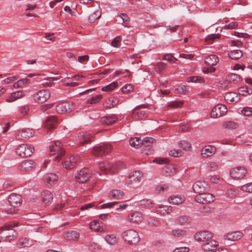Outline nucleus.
<instances>
[{"mask_svg":"<svg viewBox=\"0 0 252 252\" xmlns=\"http://www.w3.org/2000/svg\"><path fill=\"white\" fill-rule=\"evenodd\" d=\"M50 152L52 155L57 154L54 158V160L58 161L64 155L65 151L62 147L61 143L59 141H55L52 142L50 146Z\"/></svg>","mask_w":252,"mask_h":252,"instance_id":"nucleus-1","label":"nucleus"},{"mask_svg":"<svg viewBox=\"0 0 252 252\" xmlns=\"http://www.w3.org/2000/svg\"><path fill=\"white\" fill-rule=\"evenodd\" d=\"M112 150L111 145L104 144L102 145L94 147L92 150V153L96 157H101L109 154Z\"/></svg>","mask_w":252,"mask_h":252,"instance_id":"nucleus-2","label":"nucleus"},{"mask_svg":"<svg viewBox=\"0 0 252 252\" xmlns=\"http://www.w3.org/2000/svg\"><path fill=\"white\" fill-rule=\"evenodd\" d=\"M122 237L129 244H135L140 240L138 233L132 229L127 230L124 232Z\"/></svg>","mask_w":252,"mask_h":252,"instance_id":"nucleus-3","label":"nucleus"},{"mask_svg":"<svg viewBox=\"0 0 252 252\" xmlns=\"http://www.w3.org/2000/svg\"><path fill=\"white\" fill-rule=\"evenodd\" d=\"M34 151V148L32 145L22 144L17 148L16 153L22 158H27L32 156Z\"/></svg>","mask_w":252,"mask_h":252,"instance_id":"nucleus-4","label":"nucleus"},{"mask_svg":"<svg viewBox=\"0 0 252 252\" xmlns=\"http://www.w3.org/2000/svg\"><path fill=\"white\" fill-rule=\"evenodd\" d=\"M155 139L152 137H146L144 140H142L138 137L131 138L129 140V144L134 148H138L141 145L145 147H150L149 144L153 143Z\"/></svg>","mask_w":252,"mask_h":252,"instance_id":"nucleus-5","label":"nucleus"},{"mask_svg":"<svg viewBox=\"0 0 252 252\" xmlns=\"http://www.w3.org/2000/svg\"><path fill=\"white\" fill-rule=\"evenodd\" d=\"M51 93L48 90H41L33 94L34 101L37 103H43L49 99Z\"/></svg>","mask_w":252,"mask_h":252,"instance_id":"nucleus-6","label":"nucleus"},{"mask_svg":"<svg viewBox=\"0 0 252 252\" xmlns=\"http://www.w3.org/2000/svg\"><path fill=\"white\" fill-rule=\"evenodd\" d=\"M92 174L87 168H83L76 173L75 177L76 181L79 183H84L87 182L91 177Z\"/></svg>","mask_w":252,"mask_h":252,"instance_id":"nucleus-7","label":"nucleus"},{"mask_svg":"<svg viewBox=\"0 0 252 252\" xmlns=\"http://www.w3.org/2000/svg\"><path fill=\"white\" fill-rule=\"evenodd\" d=\"M99 167L101 171L106 174H114L118 171V165L111 164L108 161L102 162L99 163Z\"/></svg>","mask_w":252,"mask_h":252,"instance_id":"nucleus-8","label":"nucleus"},{"mask_svg":"<svg viewBox=\"0 0 252 252\" xmlns=\"http://www.w3.org/2000/svg\"><path fill=\"white\" fill-rule=\"evenodd\" d=\"M195 199L196 202L199 203L206 204L213 202L215 199V197L212 194L205 192L198 193L195 197Z\"/></svg>","mask_w":252,"mask_h":252,"instance_id":"nucleus-9","label":"nucleus"},{"mask_svg":"<svg viewBox=\"0 0 252 252\" xmlns=\"http://www.w3.org/2000/svg\"><path fill=\"white\" fill-rule=\"evenodd\" d=\"M227 111V108L224 105L219 104L214 106L210 113L212 118H216L224 115Z\"/></svg>","mask_w":252,"mask_h":252,"instance_id":"nucleus-10","label":"nucleus"},{"mask_svg":"<svg viewBox=\"0 0 252 252\" xmlns=\"http://www.w3.org/2000/svg\"><path fill=\"white\" fill-rule=\"evenodd\" d=\"M247 173L246 169L242 166H238L232 169L230 171V176L234 179L243 178Z\"/></svg>","mask_w":252,"mask_h":252,"instance_id":"nucleus-11","label":"nucleus"},{"mask_svg":"<svg viewBox=\"0 0 252 252\" xmlns=\"http://www.w3.org/2000/svg\"><path fill=\"white\" fill-rule=\"evenodd\" d=\"M34 131L32 129L24 128L19 130L16 135L18 140H25L29 139L34 135Z\"/></svg>","mask_w":252,"mask_h":252,"instance_id":"nucleus-12","label":"nucleus"},{"mask_svg":"<svg viewBox=\"0 0 252 252\" xmlns=\"http://www.w3.org/2000/svg\"><path fill=\"white\" fill-rule=\"evenodd\" d=\"M243 236V233L241 231H237L228 232L224 234L221 239V241L225 242V241H237Z\"/></svg>","mask_w":252,"mask_h":252,"instance_id":"nucleus-13","label":"nucleus"},{"mask_svg":"<svg viewBox=\"0 0 252 252\" xmlns=\"http://www.w3.org/2000/svg\"><path fill=\"white\" fill-rule=\"evenodd\" d=\"M194 237L198 242H206L213 238V234L208 231H201L196 233Z\"/></svg>","mask_w":252,"mask_h":252,"instance_id":"nucleus-14","label":"nucleus"},{"mask_svg":"<svg viewBox=\"0 0 252 252\" xmlns=\"http://www.w3.org/2000/svg\"><path fill=\"white\" fill-rule=\"evenodd\" d=\"M192 189L195 192L201 193L207 191L208 185L205 181H198L193 185Z\"/></svg>","mask_w":252,"mask_h":252,"instance_id":"nucleus-15","label":"nucleus"},{"mask_svg":"<svg viewBox=\"0 0 252 252\" xmlns=\"http://www.w3.org/2000/svg\"><path fill=\"white\" fill-rule=\"evenodd\" d=\"M148 114L146 110L141 109L140 106H137L133 111L131 117L134 120H140L147 118Z\"/></svg>","mask_w":252,"mask_h":252,"instance_id":"nucleus-16","label":"nucleus"},{"mask_svg":"<svg viewBox=\"0 0 252 252\" xmlns=\"http://www.w3.org/2000/svg\"><path fill=\"white\" fill-rule=\"evenodd\" d=\"M8 201L10 205L14 208L20 206L22 202V197L15 193H12L9 195Z\"/></svg>","mask_w":252,"mask_h":252,"instance_id":"nucleus-17","label":"nucleus"},{"mask_svg":"<svg viewBox=\"0 0 252 252\" xmlns=\"http://www.w3.org/2000/svg\"><path fill=\"white\" fill-rule=\"evenodd\" d=\"M78 140L80 144L83 145L89 144L93 141V136L86 132H80L78 133Z\"/></svg>","mask_w":252,"mask_h":252,"instance_id":"nucleus-18","label":"nucleus"},{"mask_svg":"<svg viewBox=\"0 0 252 252\" xmlns=\"http://www.w3.org/2000/svg\"><path fill=\"white\" fill-rule=\"evenodd\" d=\"M78 158L75 156H71L66 158L63 163V165L66 169H70L74 168L77 164Z\"/></svg>","mask_w":252,"mask_h":252,"instance_id":"nucleus-19","label":"nucleus"},{"mask_svg":"<svg viewBox=\"0 0 252 252\" xmlns=\"http://www.w3.org/2000/svg\"><path fill=\"white\" fill-rule=\"evenodd\" d=\"M34 162L32 160H26L22 161L19 165V169L22 171H31L34 167Z\"/></svg>","mask_w":252,"mask_h":252,"instance_id":"nucleus-20","label":"nucleus"},{"mask_svg":"<svg viewBox=\"0 0 252 252\" xmlns=\"http://www.w3.org/2000/svg\"><path fill=\"white\" fill-rule=\"evenodd\" d=\"M143 174L140 171H135L132 172L128 176V184H132L140 181Z\"/></svg>","mask_w":252,"mask_h":252,"instance_id":"nucleus-21","label":"nucleus"},{"mask_svg":"<svg viewBox=\"0 0 252 252\" xmlns=\"http://www.w3.org/2000/svg\"><path fill=\"white\" fill-rule=\"evenodd\" d=\"M206 242L202 246V249L205 251H212L213 252L219 245L217 241L212 239Z\"/></svg>","mask_w":252,"mask_h":252,"instance_id":"nucleus-22","label":"nucleus"},{"mask_svg":"<svg viewBox=\"0 0 252 252\" xmlns=\"http://www.w3.org/2000/svg\"><path fill=\"white\" fill-rule=\"evenodd\" d=\"M201 155L203 158L211 157L216 152V149L215 146L212 145H207L205 146L201 150Z\"/></svg>","mask_w":252,"mask_h":252,"instance_id":"nucleus-23","label":"nucleus"},{"mask_svg":"<svg viewBox=\"0 0 252 252\" xmlns=\"http://www.w3.org/2000/svg\"><path fill=\"white\" fill-rule=\"evenodd\" d=\"M70 103L68 102H63L56 106V111L58 113L62 114L70 110Z\"/></svg>","mask_w":252,"mask_h":252,"instance_id":"nucleus-24","label":"nucleus"},{"mask_svg":"<svg viewBox=\"0 0 252 252\" xmlns=\"http://www.w3.org/2000/svg\"><path fill=\"white\" fill-rule=\"evenodd\" d=\"M44 180L46 183L51 185L57 183L58 176L56 174L49 173L44 175Z\"/></svg>","mask_w":252,"mask_h":252,"instance_id":"nucleus-25","label":"nucleus"},{"mask_svg":"<svg viewBox=\"0 0 252 252\" xmlns=\"http://www.w3.org/2000/svg\"><path fill=\"white\" fill-rule=\"evenodd\" d=\"M219 58L215 55L206 56L204 59L205 63L208 66L216 65L219 62Z\"/></svg>","mask_w":252,"mask_h":252,"instance_id":"nucleus-26","label":"nucleus"},{"mask_svg":"<svg viewBox=\"0 0 252 252\" xmlns=\"http://www.w3.org/2000/svg\"><path fill=\"white\" fill-rule=\"evenodd\" d=\"M142 215L141 213L135 212L130 213L128 216L129 222L131 223H137L142 220Z\"/></svg>","mask_w":252,"mask_h":252,"instance_id":"nucleus-27","label":"nucleus"},{"mask_svg":"<svg viewBox=\"0 0 252 252\" xmlns=\"http://www.w3.org/2000/svg\"><path fill=\"white\" fill-rule=\"evenodd\" d=\"M118 120L117 117L115 115L104 116L101 118L100 122L102 124L105 125H111L115 123Z\"/></svg>","mask_w":252,"mask_h":252,"instance_id":"nucleus-28","label":"nucleus"},{"mask_svg":"<svg viewBox=\"0 0 252 252\" xmlns=\"http://www.w3.org/2000/svg\"><path fill=\"white\" fill-rule=\"evenodd\" d=\"M42 201L46 205H49L53 200V195L48 190H44L42 193Z\"/></svg>","mask_w":252,"mask_h":252,"instance_id":"nucleus-29","label":"nucleus"},{"mask_svg":"<svg viewBox=\"0 0 252 252\" xmlns=\"http://www.w3.org/2000/svg\"><path fill=\"white\" fill-rule=\"evenodd\" d=\"M57 123V118L55 116L49 117L45 123V126L48 129H52L55 128Z\"/></svg>","mask_w":252,"mask_h":252,"instance_id":"nucleus-30","label":"nucleus"},{"mask_svg":"<svg viewBox=\"0 0 252 252\" xmlns=\"http://www.w3.org/2000/svg\"><path fill=\"white\" fill-rule=\"evenodd\" d=\"M90 227L92 230H94L96 232H102L104 230L102 223L97 220L92 221L90 223Z\"/></svg>","mask_w":252,"mask_h":252,"instance_id":"nucleus-31","label":"nucleus"},{"mask_svg":"<svg viewBox=\"0 0 252 252\" xmlns=\"http://www.w3.org/2000/svg\"><path fill=\"white\" fill-rule=\"evenodd\" d=\"M241 77L237 74H229L226 77V81L228 83L237 84L240 82Z\"/></svg>","mask_w":252,"mask_h":252,"instance_id":"nucleus-32","label":"nucleus"},{"mask_svg":"<svg viewBox=\"0 0 252 252\" xmlns=\"http://www.w3.org/2000/svg\"><path fill=\"white\" fill-rule=\"evenodd\" d=\"M124 195V192L119 189H113L109 193V197L116 199H122Z\"/></svg>","mask_w":252,"mask_h":252,"instance_id":"nucleus-33","label":"nucleus"},{"mask_svg":"<svg viewBox=\"0 0 252 252\" xmlns=\"http://www.w3.org/2000/svg\"><path fill=\"white\" fill-rule=\"evenodd\" d=\"M79 233L75 231H70L66 232L64 238L68 240H76L79 238Z\"/></svg>","mask_w":252,"mask_h":252,"instance_id":"nucleus-34","label":"nucleus"},{"mask_svg":"<svg viewBox=\"0 0 252 252\" xmlns=\"http://www.w3.org/2000/svg\"><path fill=\"white\" fill-rule=\"evenodd\" d=\"M228 55L232 60H237L242 57L243 53L241 50H235L230 51Z\"/></svg>","mask_w":252,"mask_h":252,"instance_id":"nucleus-35","label":"nucleus"},{"mask_svg":"<svg viewBox=\"0 0 252 252\" xmlns=\"http://www.w3.org/2000/svg\"><path fill=\"white\" fill-rule=\"evenodd\" d=\"M169 201L171 204L179 205L184 201V198L183 196L181 197L178 195H174L169 197Z\"/></svg>","mask_w":252,"mask_h":252,"instance_id":"nucleus-36","label":"nucleus"},{"mask_svg":"<svg viewBox=\"0 0 252 252\" xmlns=\"http://www.w3.org/2000/svg\"><path fill=\"white\" fill-rule=\"evenodd\" d=\"M119 100L115 97H110L109 98L108 102L103 104L104 107L107 108H111L116 106L119 102Z\"/></svg>","mask_w":252,"mask_h":252,"instance_id":"nucleus-37","label":"nucleus"},{"mask_svg":"<svg viewBox=\"0 0 252 252\" xmlns=\"http://www.w3.org/2000/svg\"><path fill=\"white\" fill-rule=\"evenodd\" d=\"M187 82H193V83H204L205 82V79L203 77L199 76H191L188 77Z\"/></svg>","mask_w":252,"mask_h":252,"instance_id":"nucleus-38","label":"nucleus"},{"mask_svg":"<svg viewBox=\"0 0 252 252\" xmlns=\"http://www.w3.org/2000/svg\"><path fill=\"white\" fill-rule=\"evenodd\" d=\"M237 94L235 93L230 92L225 94L224 99L227 102H233L236 101Z\"/></svg>","mask_w":252,"mask_h":252,"instance_id":"nucleus-39","label":"nucleus"},{"mask_svg":"<svg viewBox=\"0 0 252 252\" xmlns=\"http://www.w3.org/2000/svg\"><path fill=\"white\" fill-rule=\"evenodd\" d=\"M166 67L167 65L165 63L159 62L156 65L155 70L158 73H161L165 70Z\"/></svg>","mask_w":252,"mask_h":252,"instance_id":"nucleus-40","label":"nucleus"},{"mask_svg":"<svg viewBox=\"0 0 252 252\" xmlns=\"http://www.w3.org/2000/svg\"><path fill=\"white\" fill-rule=\"evenodd\" d=\"M102 98V95L97 94L92 96L91 98L87 99V103L88 104H95L99 102Z\"/></svg>","mask_w":252,"mask_h":252,"instance_id":"nucleus-41","label":"nucleus"},{"mask_svg":"<svg viewBox=\"0 0 252 252\" xmlns=\"http://www.w3.org/2000/svg\"><path fill=\"white\" fill-rule=\"evenodd\" d=\"M101 17V12L99 10H96L92 14L90 15L89 17V21L90 23H94L96 20L99 19Z\"/></svg>","mask_w":252,"mask_h":252,"instance_id":"nucleus-42","label":"nucleus"},{"mask_svg":"<svg viewBox=\"0 0 252 252\" xmlns=\"http://www.w3.org/2000/svg\"><path fill=\"white\" fill-rule=\"evenodd\" d=\"M105 239L110 245H115L118 242V238L113 234L107 235Z\"/></svg>","mask_w":252,"mask_h":252,"instance_id":"nucleus-43","label":"nucleus"},{"mask_svg":"<svg viewBox=\"0 0 252 252\" xmlns=\"http://www.w3.org/2000/svg\"><path fill=\"white\" fill-rule=\"evenodd\" d=\"M172 211V208L167 206H160L158 208V212L160 214H168Z\"/></svg>","mask_w":252,"mask_h":252,"instance_id":"nucleus-44","label":"nucleus"},{"mask_svg":"<svg viewBox=\"0 0 252 252\" xmlns=\"http://www.w3.org/2000/svg\"><path fill=\"white\" fill-rule=\"evenodd\" d=\"M118 86L117 82H113L112 83L102 88L101 90L105 92H110L113 90Z\"/></svg>","mask_w":252,"mask_h":252,"instance_id":"nucleus-45","label":"nucleus"},{"mask_svg":"<svg viewBox=\"0 0 252 252\" xmlns=\"http://www.w3.org/2000/svg\"><path fill=\"white\" fill-rule=\"evenodd\" d=\"M252 93V90L248 89V87H241L239 89V93L243 96H246Z\"/></svg>","mask_w":252,"mask_h":252,"instance_id":"nucleus-46","label":"nucleus"},{"mask_svg":"<svg viewBox=\"0 0 252 252\" xmlns=\"http://www.w3.org/2000/svg\"><path fill=\"white\" fill-rule=\"evenodd\" d=\"M179 146L184 150H189L191 148V144L187 141H182L179 143Z\"/></svg>","mask_w":252,"mask_h":252,"instance_id":"nucleus-47","label":"nucleus"},{"mask_svg":"<svg viewBox=\"0 0 252 252\" xmlns=\"http://www.w3.org/2000/svg\"><path fill=\"white\" fill-rule=\"evenodd\" d=\"M237 126L238 125L237 123L231 121L226 122L223 124V126L228 129H235Z\"/></svg>","mask_w":252,"mask_h":252,"instance_id":"nucleus-48","label":"nucleus"},{"mask_svg":"<svg viewBox=\"0 0 252 252\" xmlns=\"http://www.w3.org/2000/svg\"><path fill=\"white\" fill-rule=\"evenodd\" d=\"M220 37V34H211L207 35L205 38V40L209 43H211L215 39L219 38Z\"/></svg>","mask_w":252,"mask_h":252,"instance_id":"nucleus-49","label":"nucleus"},{"mask_svg":"<svg viewBox=\"0 0 252 252\" xmlns=\"http://www.w3.org/2000/svg\"><path fill=\"white\" fill-rule=\"evenodd\" d=\"M177 94H186L187 90V86L185 85L178 86V88L176 89Z\"/></svg>","mask_w":252,"mask_h":252,"instance_id":"nucleus-50","label":"nucleus"},{"mask_svg":"<svg viewBox=\"0 0 252 252\" xmlns=\"http://www.w3.org/2000/svg\"><path fill=\"white\" fill-rule=\"evenodd\" d=\"M183 103L184 102L182 101H174L170 102L168 104V107L172 108L181 107L183 105Z\"/></svg>","mask_w":252,"mask_h":252,"instance_id":"nucleus-51","label":"nucleus"},{"mask_svg":"<svg viewBox=\"0 0 252 252\" xmlns=\"http://www.w3.org/2000/svg\"><path fill=\"white\" fill-rule=\"evenodd\" d=\"M121 36L116 37L112 41L111 45L115 47H119L121 45Z\"/></svg>","mask_w":252,"mask_h":252,"instance_id":"nucleus-52","label":"nucleus"},{"mask_svg":"<svg viewBox=\"0 0 252 252\" xmlns=\"http://www.w3.org/2000/svg\"><path fill=\"white\" fill-rule=\"evenodd\" d=\"M242 113L246 116L252 115V107H245L242 110Z\"/></svg>","mask_w":252,"mask_h":252,"instance_id":"nucleus-53","label":"nucleus"},{"mask_svg":"<svg viewBox=\"0 0 252 252\" xmlns=\"http://www.w3.org/2000/svg\"><path fill=\"white\" fill-rule=\"evenodd\" d=\"M119 18H120L119 22H122L125 23V26H126V25L128 24V22H129V18L126 14H122L121 15L119 16Z\"/></svg>","mask_w":252,"mask_h":252,"instance_id":"nucleus-54","label":"nucleus"},{"mask_svg":"<svg viewBox=\"0 0 252 252\" xmlns=\"http://www.w3.org/2000/svg\"><path fill=\"white\" fill-rule=\"evenodd\" d=\"M241 189L245 192H252V183H248L242 186Z\"/></svg>","mask_w":252,"mask_h":252,"instance_id":"nucleus-55","label":"nucleus"},{"mask_svg":"<svg viewBox=\"0 0 252 252\" xmlns=\"http://www.w3.org/2000/svg\"><path fill=\"white\" fill-rule=\"evenodd\" d=\"M169 155L173 157H179L182 155L180 150H171L169 152Z\"/></svg>","mask_w":252,"mask_h":252,"instance_id":"nucleus-56","label":"nucleus"},{"mask_svg":"<svg viewBox=\"0 0 252 252\" xmlns=\"http://www.w3.org/2000/svg\"><path fill=\"white\" fill-rule=\"evenodd\" d=\"M238 24L237 22H232L229 23L227 25H225L223 26V28L224 29H234L237 28Z\"/></svg>","mask_w":252,"mask_h":252,"instance_id":"nucleus-57","label":"nucleus"},{"mask_svg":"<svg viewBox=\"0 0 252 252\" xmlns=\"http://www.w3.org/2000/svg\"><path fill=\"white\" fill-rule=\"evenodd\" d=\"M133 89V86L130 84H127L125 85L122 88V91L124 94H127L131 91H132Z\"/></svg>","mask_w":252,"mask_h":252,"instance_id":"nucleus-58","label":"nucleus"},{"mask_svg":"<svg viewBox=\"0 0 252 252\" xmlns=\"http://www.w3.org/2000/svg\"><path fill=\"white\" fill-rule=\"evenodd\" d=\"M54 105L53 103L46 104L42 105L40 106L39 110L42 112H45L47 110L51 109Z\"/></svg>","mask_w":252,"mask_h":252,"instance_id":"nucleus-59","label":"nucleus"},{"mask_svg":"<svg viewBox=\"0 0 252 252\" xmlns=\"http://www.w3.org/2000/svg\"><path fill=\"white\" fill-rule=\"evenodd\" d=\"M29 244V241L26 238H22L17 242L18 245L23 247H27Z\"/></svg>","mask_w":252,"mask_h":252,"instance_id":"nucleus-60","label":"nucleus"},{"mask_svg":"<svg viewBox=\"0 0 252 252\" xmlns=\"http://www.w3.org/2000/svg\"><path fill=\"white\" fill-rule=\"evenodd\" d=\"M163 59L169 61L171 63H175L177 60V59L170 54L164 55L163 57Z\"/></svg>","mask_w":252,"mask_h":252,"instance_id":"nucleus-61","label":"nucleus"},{"mask_svg":"<svg viewBox=\"0 0 252 252\" xmlns=\"http://www.w3.org/2000/svg\"><path fill=\"white\" fill-rule=\"evenodd\" d=\"M101 249L100 247L97 244L93 243L89 246V249L93 252H96Z\"/></svg>","mask_w":252,"mask_h":252,"instance_id":"nucleus-62","label":"nucleus"},{"mask_svg":"<svg viewBox=\"0 0 252 252\" xmlns=\"http://www.w3.org/2000/svg\"><path fill=\"white\" fill-rule=\"evenodd\" d=\"M185 232H186V231L182 229L173 230L172 231V233L173 235L178 236V237H180V236H183L185 234Z\"/></svg>","mask_w":252,"mask_h":252,"instance_id":"nucleus-63","label":"nucleus"},{"mask_svg":"<svg viewBox=\"0 0 252 252\" xmlns=\"http://www.w3.org/2000/svg\"><path fill=\"white\" fill-rule=\"evenodd\" d=\"M18 225V222H13L9 224L5 225L1 228L2 230H9L11 228L17 226Z\"/></svg>","mask_w":252,"mask_h":252,"instance_id":"nucleus-64","label":"nucleus"}]
</instances>
